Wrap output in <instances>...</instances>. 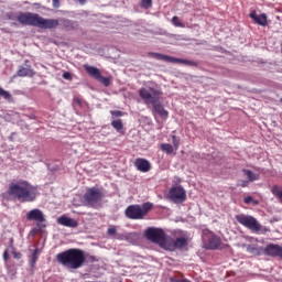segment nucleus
<instances>
[{
    "instance_id": "1",
    "label": "nucleus",
    "mask_w": 282,
    "mask_h": 282,
    "mask_svg": "<svg viewBox=\"0 0 282 282\" xmlns=\"http://www.w3.org/2000/svg\"><path fill=\"white\" fill-rule=\"evenodd\" d=\"M7 195L21 204H30L39 197V188L28 181L20 180L9 185Z\"/></svg>"
},
{
    "instance_id": "2",
    "label": "nucleus",
    "mask_w": 282,
    "mask_h": 282,
    "mask_svg": "<svg viewBox=\"0 0 282 282\" xmlns=\"http://www.w3.org/2000/svg\"><path fill=\"white\" fill-rule=\"evenodd\" d=\"M17 19L22 25H32L33 28H40V30H54L58 28V20L45 19L39 15V13L21 12Z\"/></svg>"
},
{
    "instance_id": "3",
    "label": "nucleus",
    "mask_w": 282,
    "mask_h": 282,
    "mask_svg": "<svg viewBox=\"0 0 282 282\" xmlns=\"http://www.w3.org/2000/svg\"><path fill=\"white\" fill-rule=\"evenodd\" d=\"M56 261L59 265L68 270H78L85 265V251L80 249H68L56 254Z\"/></svg>"
},
{
    "instance_id": "4",
    "label": "nucleus",
    "mask_w": 282,
    "mask_h": 282,
    "mask_svg": "<svg viewBox=\"0 0 282 282\" xmlns=\"http://www.w3.org/2000/svg\"><path fill=\"white\" fill-rule=\"evenodd\" d=\"M162 93L156 88H141L139 96L144 100L147 105H152L154 113H158L161 118H169V111L164 109V106L160 102V96Z\"/></svg>"
},
{
    "instance_id": "5",
    "label": "nucleus",
    "mask_w": 282,
    "mask_h": 282,
    "mask_svg": "<svg viewBox=\"0 0 282 282\" xmlns=\"http://www.w3.org/2000/svg\"><path fill=\"white\" fill-rule=\"evenodd\" d=\"M151 208H153L152 203H144L142 205H129L124 210V215L128 219H144V216L149 215Z\"/></svg>"
},
{
    "instance_id": "6",
    "label": "nucleus",
    "mask_w": 282,
    "mask_h": 282,
    "mask_svg": "<svg viewBox=\"0 0 282 282\" xmlns=\"http://www.w3.org/2000/svg\"><path fill=\"white\" fill-rule=\"evenodd\" d=\"M102 197H105V195L100 188L90 187L84 194L83 199L85 206H88L89 208H98V206H100V202H102Z\"/></svg>"
},
{
    "instance_id": "7",
    "label": "nucleus",
    "mask_w": 282,
    "mask_h": 282,
    "mask_svg": "<svg viewBox=\"0 0 282 282\" xmlns=\"http://www.w3.org/2000/svg\"><path fill=\"white\" fill-rule=\"evenodd\" d=\"M236 220L238 224L245 226V228H248V230H251L252 232H259V230H261V224H259L257 218L253 216L239 214L236 215Z\"/></svg>"
},
{
    "instance_id": "8",
    "label": "nucleus",
    "mask_w": 282,
    "mask_h": 282,
    "mask_svg": "<svg viewBox=\"0 0 282 282\" xmlns=\"http://www.w3.org/2000/svg\"><path fill=\"white\" fill-rule=\"evenodd\" d=\"M203 241L206 243L205 248L207 250H219V248H221V238L213 234V231L204 230Z\"/></svg>"
},
{
    "instance_id": "9",
    "label": "nucleus",
    "mask_w": 282,
    "mask_h": 282,
    "mask_svg": "<svg viewBox=\"0 0 282 282\" xmlns=\"http://www.w3.org/2000/svg\"><path fill=\"white\" fill-rule=\"evenodd\" d=\"M169 199L174 204H184L186 202V191L182 186H173L167 194Z\"/></svg>"
},
{
    "instance_id": "10",
    "label": "nucleus",
    "mask_w": 282,
    "mask_h": 282,
    "mask_svg": "<svg viewBox=\"0 0 282 282\" xmlns=\"http://www.w3.org/2000/svg\"><path fill=\"white\" fill-rule=\"evenodd\" d=\"M145 237L152 243H158V246H160L164 241V237H166V232H164L161 228L149 227L145 230Z\"/></svg>"
},
{
    "instance_id": "11",
    "label": "nucleus",
    "mask_w": 282,
    "mask_h": 282,
    "mask_svg": "<svg viewBox=\"0 0 282 282\" xmlns=\"http://www.w3.org/2000/svg\"><path fill=\"white\" fill-rule=\"evenodd\" d=\"M26 221H35L36 224L45 223V214L39 208L31 209L25 215Z\"/></svg>"
},
{
    "instance_id": "12",
    "label": "nucleus",
    "mask_w": 282,
    "mask_h": 282,
    "mask_svg": "<svg viewBox=\"0 0 282 282\" xmlns=\"http://www.w3.org/2000/svg\"><path fill=\"white\" fill-rule=\"evenodd\" d=\"M57 224L65 228H78V221L74 218H69L66 215H62L57 218Z\"/></svg>"
},
{
    "instance_id": "13",
    "label": "nucleus",
    "mask_w": 282,
    "mask_h": 282,
    "mask_svg": "<svg viewBox=\"0 0 282 282\" xmlns=\"http://www.w3.org/2000/svg\"><path fill=\"white\" fill-rule=\"evenodd\" d=\"M28 63H30V61L26 59L25 66H20L18 69L17 76H19L20 78H25V76H29L30 78H32V76L36 74L34 69H32V66H30Z\"/></svg>"
},
{
    "instance_id": "14",
    "label": "nucleus",
    "mask_w": 282,
    "mask_h": 282,
    "mask_svg": "<svg viewBox=\"0 0 282 282\" xmlns=\"http://www.w3.org/2000/svg\"><path fill=\"white\" fill-rule=\"evenodd\" d=\"M163 250H169L170 252H175V239L171 236H164L163 241L159 245Z\"/></svg>"
},
{
    "instance_id": "15",
    "label": "nucleus",
    "mask_w": 282,
    "mask_h": 282,
    "mask_svg": "<svg viewBox=\"0 0 282 282\" xmlns=\"http://www.w3.org/2000/svg\"><path fill=\"white\" fill-rule=\"evenodd\" d=\"M134 166L141 173H149V171H151V162H149L147 159H137L134 161Z\"/></svg>"
},
{
    "instance_id": "16",
    "label": "nucleus",
    "mask_w": 282,
    "mask_h": 282,
    "mask_svg": "<svg viewBox=\"0 0 282 282\" xmlns=\"http://www.w3.org/2000/svg\"><path fill=\"white\" fill-rule=\"evenodd\" d=\"M243 248H246L249 254H253L254 257H260V254H264L265 250V248L259 247L257 245H243Z\"/></svg>"
},
{
    "instance_id": "17",
    "label": "nucleus",
    "mask_w": 282,
    "mask_h": 282,
    "mask_svg": "<svg viewBox=\"0 0 282 282\" xmlns=\"http://www.w3.org/2000/svg\"><path fill=\"white\" fill-rule=\"evenodd\" d=\"M249 17L253 19L254 23H257L258 25H262V28H265V25H268V15H265V13L257 15V12L253 11L250 13Z\"/></svg>"
},
{
    "instance_id": "18",
    "label": "nucleus",
    "mask_w": 282,
    "mask_h": 282,
    "mask_svg": "<svg viewBox=\"0 0 282 282\" xmlns=\"http://www.w3.org/2000/svg\"><path fill=\"white\" fill-rule=\"evenodd\" d=\"M148 56L154 58L155 61H163V63H173V56L164 55L162 53H148Z\"/></svg>"
},
{
    "instance_id": "19",
    "label": "nucleus",
    "mask_w": 282,
    "mask_h": 282,
    "mask_svg": "<svg viewBox=\"0 0 282 282\" xmlns=\"http://www.w3.org/2000/svg\"><path fill=\"white\" fill-rule=\"evenodd\" d=\"M85 70L87 72L88 75L91 76V78H95V80H98L100 78V69H98L95 66H89V65H84Z\"/></svg>"
},
{
    "instance_id": "20",
    "label": "nucleus",
    "mask_w": 282,
    "mask_h": 282,
    "mask_svg": "<svg viewBox=\"0 0 282 282\" xmlns=\"http://www.w3.org/2000/svg\"><path fill=\"white\" fill-rule=\"evenodd\" d=\"M188 246V238L182 236L174 240L175 250H182V248H186Z\"/></svg>"
},
{
    "instance_id": "21",
    "label": "nucleus",
    "mask_w": 282,
    "mask_h": 282,
    "mask_svg": "<svg viewBox=\"0 0 282 282\" xmlns=\"http://www.w3.org/2000/svg\"><path fill=\"white\" fill-rule=\"evenodd\" d=\"M172 63H177V64H182V65H188L189 67H196L197 66V63H195L194 61L176 58V57H173Z\"/></svg>"
},
{
    "instance_id": "22",
    "label": "nucleus",
    "mask_w": 282,
    "mask_h": 282,
    "mask_svg": "<svg viewBox=\"0 0 282 282\" xmlns=\"http://www.w3.org/2000/svg\"><path fill=\"white\" fill-rule=\"evenodd\" d=\"M242 173L247 177L248 182H257V180H259V174L250 170H242Z\"/></svg>"
},
{
    "instance_id": "23",
    "label": "nucleus",
    "mask_w": 282,
    "mask_h": 282,
    "mask_svg": "<svg viewBox=\"0 0 282 282\" xmlns=\"http://www.w3.org/2000/svg\"><path fill=\"white\" fill-rule=\"evenodd\" d=\"M111 127L118 131V133H122V129H124V124L122 123V119H117L111 121Z\"/></svg>"
},
{
    "instance_id": "24",
    "label": "nucleus",
    "mask_w": 282,
    "mask_h": 282,
    "mask_svg": "<svg viewBox=\"0 0 282 282\" xmlns=\"http://www.w3.org/2000/svg\"><path fill=\"white\" fill-rule=\"evenodd\" d=\"M271 193L272 195H274V197H276L279 199V202L282 204V188L279 187L278 185H274L271 188Z\"/></svg>"
},
{
    "instance_id": "25",
    "label": "nucleus",
    "mask_w": 282,
    "mask_h": 282,
    "mask_svg": "<svg viewBox=\"0 0 282 282\" xmlns=\"http://www.w3.org/2000/svg\"><path fill=\"white\" fill-rule=\"evenodd\" d=\"M36 261H39V249H34L31 254V259H30L31 268H34L36 265Z\"/></svg>"
},
{
    "instance_id": "26",
    "label": "nucleus",
    "mask_w": 282,
    "mask_h": 282,
    "mask_svg": "<svg viewBox=\"0 0 282 282\" xmlns=\"http://www.w3.org/2000/svg\"><path fill=\"white\" fill-rule=\"evenodd\" d=\"M161 151H163V153H166L167 155H171L173 153L174 149H173V145H171L169 143H162Z\"/></svg>"
},
{
    "instance_id": "27",
    "label": "nucleus",
    "mask_w": 282,
    "mask_h": 282,
    "mask_svg": "<svg viewBox=\"0 0 282 282\" xmlns=\"http://www.w3.org/2000/svg\"><path fill=\"white\" fill-rule=\"evenodd\" d=\"M97 80L99 83H101V85H104V87H109V85H111V79H109V77H105L101 75H99V77L97 78Z\"/></svg>"
},
{
    "instance_id": "28",
    "label": "nucleus",
    "mask_w": 282,
    "mask_h": 282,
    "mask_svg": "<svg viewBox=\"0 0 282 282\" xmlns=\"http://www.w3.org/2000/svg\"><path fill=\"white\" fill-rule=\"evenodd\" d=\"M0 96H1V98H4V100H12V94H10V91L3 89L2 87H0Z\"/></svg>"
},
{
    "instance_id": "29",
    "label": "nucleus",
    "mask_w": 282,
    "mask_h": 282,
    "mask_svg": "<svg viewBox=\"0 0 282 282\" xmlns=\"http://www.w3.org/2000/svg\"><path fill=\"white\" fill-rule=\"evenodd\" d=\"M172 25H174V28H186V25H184V23L180 21V18L177 15H174L172 18Z\"/></svg>"
},
{
    "instance_id": "30",
    "label": "nucleus",
    "mask_w": 282,
    "mask_h": 282,
    "mask_svg": "<svg viewBox=\"0 0 282 282\" xmlns=\"http://www.w3.org/2000/svg\"><path fill=\"white\" fill-rule=\"evenodd\" d=\"M153 6V0H141V8L149 10Z\"/></svg>"
},
{
    "instance_id": "31",
    "label": "nucleus",
    "mask_w": 282,
    "mask_h": 282,
    "mask_svg": "<svg viewBox=\"0 0 282 282\" xmlns=\"http://www.w3.org/2000/svg\"><path fill=\"white\" fill-rule=\"evenodd\" d=\"M172 144H173L175 151H177L180 149V139H177V137L175 134L172 135Z\"/></svg>"
},
{
    "instance_id": "32",
    "label": "nucleus",
    "mask_w": 282,
    "mask_h": 282,
    "mask_svg": "<svg viewBox=\"0 0 282 282\" xmlns=\"http://www.w3.org/2000/svg\"><path fill=\"white\" fill-rule=\"evenodd\" d=\"M117 232H118V229H116V227L108 228V235L110 237H113V235H116Z\"/></svg>"
},
{
    "instance_id": "33",
    "label": "nucleus",
    "mask_w": 282,
    "mask_h": 282,
    "mask_svg": "<svg viewBox=\"0 0 282 282\" xmlns=\"http://www.w3.org/2000/svg\"><path fill=\"white\" fill-rule=\"evenodd\" d=\"M110 113L111 116H115V118H120V116H122V111L120 110H111Z\"/></svg>"
},
{
    "instance_id": "34",
    "label": "nucleus",
    "mask_w": 282,
    "mask_h": 282,
    "mask_svg": "<svg viewBox=\"0 0 282 282\" xmlns=\"http://www.w3.org/2000/svg\"><path fill=\"white\" fill-rule=\"evenodd\" d=\"M243 202H245V204H252L253 198L251 196H247V197H245Z\"/></svg>"
},
{
    "instance_id": "35",
    "label": "nucleus",
    "mask_w": 282,
    "mask_h": 282,
    "mask_svg": "<svg viewBox=\"0 0 282 282\" xmlns=\"http://www.w3.org/2000/svg\"><path fill=\"white\" fill-rule=\"evenodd\" d=\"M63 78H65V80H69L72 78V74H69V72H66L63 74Z\"/></svg>"
},
{
    "instance_id": "36",
    "label": "nucleus",
    "mask_w": 282,
    "mask_h": 282,
    "mask_svg": "<svg viewBox=\"0 0 282 282\" xmlns=\"http://www.w3.org/2000/svg\"><path fill=\"white\" fill-rule=\"evenodd\" d=\"M238 186H241L242 188H246V186H248V181H240L238 183Z\"/></svg>"
},
{
    "instance_id": "37",
    "label": "nucleus",
    "mask_w": 282,
    "mask_h": 282,
    "mask_svg": "<svg viewBox=\"0 0 282 282\" xmlns=\"http://www.w3.org/2000/svg\"><path fill=\"white\" fill-rule=\"evenodd\" d=\"M8 257H10V254L8 253V250H6L3 252V261H8Z\"/></svg>"
},
{
    "instance_id": "38",
    "label": "nucleus",
    "mask_w": 282,
    "mask_h": 282,
    "mask_svg": "<svg viewBox=\"0 0 282 282\" xmlns=\"http://www.w3.org/2000/svg\"><path fill=\"white\" fill-rule=\"evenodd\" d=\"M13 257H14V259H19V258L21 257V253H19V252H13Z\"/></svg>"
},
{
    "instance_id": "39",
    "label": "nucleus",
    "mask_w": 282,
    "mask_h": 282,
    "mask_svg": "<svg viewBox=\"0 0 282 282\" xmlns=\"http://www.w3.org/2000/svg\"><path fill=\"white\" fill-rule=\"evenodd\" d=\"M75 102H77L78 105H80V100H79V99H75Z\"/></svg>"
},
{
    "instance_id": "40",
    "label": "nucleus",
    "mask_w": 282,
    "mask_h": 282,
    "mask_svg": "<svg viewBox=\"0 0 282 282\" xmlns=\"http://www.w3.org/2000/svg\"><path fill=\"white\" fill-rule=\"evenodd\" d=\"M85 1H87V0H79V3H85Z\"/></svg>"
},
{
    "instance_id": "41",
    "label": "nucleus",
    "mask_w": 282,
    "mask_h": 282,
    "mask_svg": "<svg viewBox=\"0 0 282 282\" xmlns=\"http://www.w3.org/2000/svg\"><path fill=\"white\" fill-rule=\"evenodd\" d=\"M54 1V3H56V1H58V0H53Z\"/></svg>"
},
{
    "instance_id": "42",
    "label": "nucleus",
    "mask_w": 282,
    "mask_h": 282,
    "mask_svg": "<svg viewBox=\"0 0 282 282\" xmlns=\"http://www.w3.org/2000/svg\"><path fill=\"white\" fill-rule=\"evenodd\" d=\"M280 102H282V98L280 99Z\"/></svg>"
}]
</instances>
